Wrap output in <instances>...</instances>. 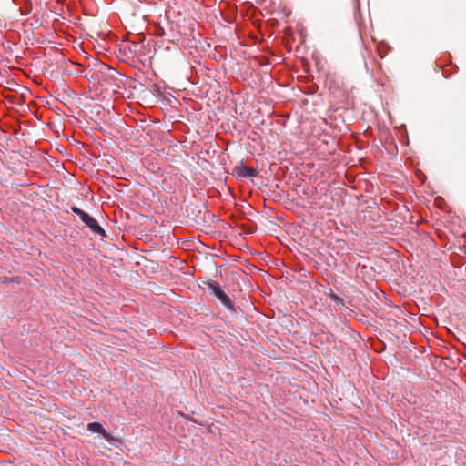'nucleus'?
<instances>
[{
    "mask_svg": "<svg viewBox=\"0 0 466 466\" xmlns=\"http://www.w3.org/2000/svg\"><path fill=\"white\" fill-rule=\"evenodd\" d=\"M72 211L78 215L81 220L95 233L106 236L105 230L98 225L97 221L79 208L73 207Z\"/></svg>",
    "mask_w": 466,
    "mask_h": 466,
    "instance_id": "f257e3e1",
    "label": "nucleus"
},
{
    "mask_svg": "<svg viewBox=\"0 0 466 466\" xmlns=\"http://www.w3.org/2000/svg\"><path fill=\"white\" fill-rule=\"evenodd\" d=\"M87 430L91 432L100 433L103 438L108 441L111 445L117 446L120 442L118 439L115 438L112 434L107 432L101 423L99 422H90L87 424Z\"/></svg>",
    "mask_w": 466,
    "mask_h": 466,
    "instance_id": "f03ea898",
    "label": "nucleus"
},
{
    "mask_svg": "<svg viewBox=\"0 0 466 466\" xmlns=\"http://www.w3.org/2000/svg\"><path fill=\"white\" fill-rule=\"evenodd\" d=\"M208 288L212 293L227 307L231 306V300L228 296L221 289L220 286L216 281L208 283Z\"/></svg>",
    "mask_w": 466,
    "mask_h": 466,
    "instance_id": "7ed1b4c3",
    "label": "nucleus"
},
{
    "mask_svg": "<svg viewBox=\"0 0 466 466\" xmlns=\"http://www.w3.org/2000/svg\"><path fill=\"white\" fill-rule=\"evenodd\" d=\"M241 174L243 176L255 177L257 175V171L254 168H248V167H243L241 168Z\"/></svg>",
    "mask_w": 466,
    "mask_h": 466,
    "instance_id": "20e7f679",
    "label": "nucleus"
},
{
    "mask_svg": "<svg viewBox=\"0 0 466 466\" xmlns=\"http://www.w3.org/2000/svg\"><path fill=\"white\" fill-rule=\"evenodd\" d=\"M332 299L338 304L342 303V299L339 297H338L337 295H332Z\"/></svg>",
    "mask_w": 466,
    "mask_h": 466,
    "instance_id": "39448f33",
    "label": "nucleus"
}]
</instances>
